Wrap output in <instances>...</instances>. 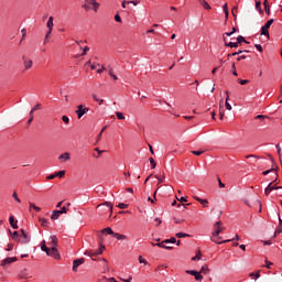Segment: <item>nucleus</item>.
Here are the masks:
<instances>
[{
  "instance_id": "nucleus-1",
  "label": "nucleus",
  "mask_w": 282,
  "mask_h": 282,
  "mask_svg": "<svg viewBox=\"0 0 282 282\" xmlns=\"http://www.w3.org/2000/svg\"><path fill=\"white\" fill-rule=\"evenodd\" d=\"M91 6H93L94 12H98V8H100V3H98L96 0H84V4L82 6V8H84L86 12H89V10H91Z\"/></svg>"
},
{
  "instance_id": "nucleus-2",
  "label": "nucleus",
  "mask_w": 282,
  "mask_h": 282,
  "mask_svg": "<svg viewBox=\"0 0 282 282\" xmlns=\"http://www.w3.org/2000/svg\"><path fill=\"white\" fill-rule=\"evenodd\" d=\"M102 252H105V245H100V247L97 251L86 250L84 254L86 257H90L93 259V261H96V259H94V257H98V254H102Z\"/></svg>"
},
{
  "instance_id": "nucleus-3",
  "label": "nucleus",
  "mask_w": 282,
  "mask_h": 282,
  "mask_svg": "<svg viewBox=\"0 0 282 282\" xmlns=\"http://www.w3.org/2000/svg\"><path fill=\"white\" fill-rule=\"evenodd\" d=\"M21 235H20V239H18V241L20 243H30L31 237L28 232H25L24 229L20 230Z\"/></svg>"
},
{
  "instance_id": "nucleus-4",
  "label": "nucleus",
  "mask_w": 282,
  "mask_h": 282,
  "mask_svg": "<svg viewBox=\"0 0 282 282\" xmlns=\"http://www.w3.org/2000/svg\"><path fill=\"white\" fill-rule=\"evenodd\" d=\"M274 23V19L269 20L262 28H261V34L263 36H270V33L268 30H270V25Z\"/></svg>"
},
{
  "instance_id": "nucleus-5",
  "label": "nucleus",
  "mask_w": 282,
  "mask_h": 282,
  "mask_svg": "<svg viewBox=\"0 0 282 282\" xmlns=\"http://www.w3.org/2000/svg\"><path fill=\"white\" fill-rule=\"evenodd\" d=\"M102 206H106V208H104L101 212L102 213H110V215H112L113 213V205L109 202H106L104 204H100L97 206V208H102Z\"/></svg>"
},
{
  "instance_id": "nucleus-6",
  "label": "nucleus",
  "mask_w": 282,
  "mask_h": 282,
  "mask_svg": "<svg viewBox=\"0 0 282 282\" xmlns=\"http://www.w3.org/2000/svg\"><path fill=\"white\" fill-rule=\"evenodd\" d=\"M88 111H89V108H87V107H85L83 105H79V106H77V110L75 111V113L77 115V118L80 119Z\"/></svg>"
},
{
  "instance_id": "nucleus-7",
  "label": "nucleus",
  "mask_w": 282,
  "mask_h": 282,
  "mask_svg": "<svg viewBox=\"0 0 282 282\" xmlns=\"http://www.w3.org/2000/svg\"><path fill=\"white\" fill-rule=\"evenodd\" d=\"M46 254L47 257H53V259H61V253L56 247H52Z\"/></svg>"
},
{
  "instance_id": "nucleus-8",
  "label": "nucleus",
  "mask_w": 282,
  "mask_h": 282,
  "mask_svg": "<svg viewBox=\"0 0 282 282\" xmlns=\"http://www.w3.org/2000/svg\"><path fill=\"white\" fill-rule=\"evenodd\" d=\"M18 261V258L17 257H9V258H6L1 261V267L2 268H6L7 265H10V263H14Z\"/></svg>"
},
{
  "instance_id": "nucleus-9",
  "label": "nucleus",
  "mask_w": 282,
  "mask_h": 282,
  "mask_svg": "<svg viewBox=\"0 0 282 282\" xmlns=\"http://www.w3.org/2000/svg\"><path fill=\"white\" fill-rule=\"evenodd\" d=\"M221 232V221H217L214 225V232L213 237H219V234Z\"/></svg>"
},
{
  "instance_id": "nucleus-10",
  "label": "nucleus",
  "mask_w": 282,
  "mask_h": 282,
  "mask_svg": "<svg viewBox=\"0 0 282 282\" xmlns=\"http://www.w3.org/2000/svg\"><path fill=\"white\" fill-rule=\"evenodd\" d=\"M83 263H85V259L84 258L74 260V262H73V271L74 272H78V267L83 265Z\"/></svg>"
},
{
  "instance_id": "nucleus-11",
  "label": "nucleus",
  "mask_w": 282,
  "mask_h": 282,
  "mask_svg": "<svg viewBox=\"0 0 282 282\" xmlns=\"http://www.w3.org/2000/svg\"><path fill=\"white\" fill-rule=\"evenodd\" d=\"M22 61L25 69H32V65H34L32 59H28L25 56H22Z\"/></svg>"
},
{
  "instance_id": "nucleus-12",
  "label": "nucleus",
  "mask_w": 282,
  "mask_h": 282,
  "mask_svg": "<svg viewBox=\"0 0 282 282\" xmlns=\"http://www.w3.org/2000/svg\"><path fill=\"white\" fill-rule=\"evenodd\" d=\"M239 239H240L239 235H236V237L234 239L224 240L220 242L215 239H212V241H214L215 243L221 245V243H230V241H239Z\"/></svg>"
},
{
  "instance_id": "nucleus-13",
  "label": "nucleus",
  "mask_w": 282,
  "mask_h": 282,
  "mask_svg": "<svg viewBox=\"0 0 282 282\" xmlns=\"http://www.w3.org/2000/svg\"><path fill=\"white\" fill-rule=\"evenodd\" d=\"M46 28H48V32H52V30H54V17L48 18V21L46 23Z\"/></svg>"
},
{
  "instance_id": "nucleus-14",
  "label": "nucleus",
  "mask_w": 282,
  "mask_h": 282,
  "mask_svg": "<svg viewBox=\"0 0 282 282\" xmlns=\"http://www.w3.org/2000/svg\"><path fill=\"white\" fill-rule=\"evenodd\" d=\"M51 248H56L58 246V238L56 236H51Z\"/></svg>"
},
{
  "instance_id": "nucleus-15",
  "label": "nucleus",
  "mask_w": 282,
  "mask_h": 282,
  "mask_svg": "<svg viewBox=\"0 0 282 282\" xmlns=\"http://www.w3.org/2000/svg\"><path fill=\"white\" fill-rule=\"evenodd\" d=\"M72 159L69 152H65V153H62L59 156H58V160H64V162H67Z\"/></svg>"
},
{
  "instance_id": "nucleus-16",
  "label": "nucleus",
  "mask_w": 282,
  "mask_h": 282,
  "mask_svg": "<svg viewBox=\"0 0 282 282\" xmlns=\"http://www.w3.org/2000/svg\"><path fill=\"white\" fill-rule=\"evenodd\" d=\"M112 237H115V239H118V241H124L127 239V236L126 235H122V234H118V232H115L112 235Z\"/></svg>"
},
{
  "instance_id": "nucleus-17",
  "label": "nucleus",
  "mask_w": 282,
  "mask_h": 282,
  "mask_svg": "<svg viewBox=\"0 0 282 282\" xmlns=\"http://www.w3.org/2000/svg\"><path fill=\"white\" fill-rule=\"evenodd\" d=\"M9 224L11 228H13L14 230H19V226L17 225V223H14V216H10Z\"/></svg>"
},
{
  "instance_id": "nucleus-18",
  "label": "nucleus",
  "mask_w": 282,
  "mask_h": 282,
  "mask_svg": "<svg viewBox=\"0 0 282 282\" xmlns=\"http://www.w3.org/2000/svg\"><path fill=\"white\" fill-rule=\"evenodd\" d=\"M224 43L226 45V47H239V43L238 42H226V37H224Z\"/></svg>"
},
{
  "instance_id": "nucleus-19",
  "label": "nucleus",
  "mask_w": 282,
  "mask_h": 282,
  "mask_svg": "<svg viewBox=\"0 0 282 282\" xmlns=\"http://www.w3.org/2000/svg\"><path fill=\"white\" fill-rule=\"evenodd\" d=\"M41 250H42L43 252H45L46 254H47V252H50V248L47 247V245H45V240H43V241L41 242Z\"/></svg>"
},
{
  "instance_id": "nucleus-20",
  "label": "nucleus",
  "mask_w": 282,
  "mask_h": 282,
  "mask_svg": "<svg viewBox=\"0 0 282 282\" xmlns=\"http://www.w3.org/2000/svg\"><path fill=\"white\" fill-rule=\"evenodd\" d=\"M198 3H200V6H203V8H205V10H210V4H208V2H206V0H198Z\"/></svg>"
},
{
  "instance_id": "nucleus-21",
  "label": "nucleus",
  "mask_w": 282,
  "mask_h": 282,
  "mask_svg": "<svg viewBox=\"0 0 282 282\" xmlns=\"http://www.w3.org/2000/svg\"><path fill=\"white\" fill-rule=\"evenodd\" d=\"M102 234L107 232V235H111L113 237V235L116 232H113V230L111 229V227H107L105 229L101 230Z\"/></svg>"
},
{
  "instance_id": "nucleus-22",
  "label": "nucleus",
  "mask_w": 282,
  "mask_h": 282,
  "mask_svg": "<svg viewBox=\"0 0 282 282\" xmlns=\"http://www.w3.org/2000/svg\"><path fill=\"white\" fill-rule=\"evenodd\" d=\"M58 217H61V214H58L57 210H53V212H52L51 219H53L54 221H56V219H58Z\"/></svg>"
},
{
  "instance_id": "nucleus-23",
  "label": "nucleus",
  "mask_w": 282,
  "mask_h": 282,
  "mask_svg": "<svg viewBox=\"0 0 282 282\" xmlns=\"http://www.w3.org/2000/svg\"><path fill=\"white\" fill-rule=\"evenodd\" d=\"M39 221L41 223V226H43V228H47V224H48L47 219L39 218Z\"/></svg>"
},
{
  "instance_id": "nucleus-24",
  "label": "nucleus",
  "mask_w": 282,
  "mask_h": 282,
  "mask_svg": "<svg viewBox=\"0 0 282 282\" xmlns=\"http://www.w3.org/2000/svg\"><path fill=\"white\" fill-rule=\"evenodd\" d=\"M208 272H210V269H208V265L202 267V269H200L202 274H208Z\"/></svg>"
},
{
  "instance_id": "nucleus-25",
  "label": "nucleus",
  "mask_w": 282,
  "mask_h": 282,
  "mask_svg": "<svg viewBox=\"0 0 282 282\" xmlns=\"http://www.w3.org/2000/svg\"><path fill=\"white\" fill-rule=\"evenodd\" d=\"M223 10H224V12H225V17H226V19H228V17H229V12H228V3H225L224 6H223Z\"/></svg>"
},
{
  "instance_id": "nucleus-26",
  "label": "nucleus",
  "mask_w": 282,
  "mask_h": 282,
  "mask_svg": "<svg viewBox=\"0 0 282 282\" xmlns=\"http://www.w3.org/2000/svg\"><path fill=\"white\" fill-rule=\"evenodd\" d=\"M270 193H272V183H270L264 189L265 195H270Z\"/></svg>"
},
{
  "instance_id": "nucleus-27",
  "label": "nucleus",
  "mask_w": 282,
  "mask_h": 282,
  "mask_svg": "<svg viewBox=\"0 0 282 282\" xmlns=\"http://www.w3.org/2000/svg\"><path fill=\"white\" fill-rule=\"evenodd\" d=\"M176 237H177L178 239H184V237H191V235L185 234V232H177V234H176Z\"/></svg>"
},
{
  "instance_id": "nucleus-28",
  "label": "nucleus",
  "mask_w": 282,
  "mask_h": 282,
  "mask_svg": "<svg viewBox=\"0 0 282 282\" xmlns=\"http://www.w3.org/2000/svg\"><path fill=\"white\" fill-rule=\"evenodd\" d=\"M93 98L96 102H98V105H102L105 102V100L99 99L98 96H96V94H93Z\"/></svg>"
},
{
  "instance_id": "nucleus-29",
  "label": "nucleus",
  "mask_w": 282,
  "mask_h": 282,
  "mask_svg": "<svg viewBox=\"0 0 282 282\" xmlns=\"http://www.w3.org/2000/svg\"><path fill=\"white\" fill-rule=\"evenodd\" d=\"M237 43H250V42L246 41V37H243L242 35H239L237 37Z\"/></svg>"
},
{
  "instance_id": "nucleus-30",
  "label": "nucleus",
  "mask_w": 282,
  "mask_h": 282,
  "mask_svg": "<svg viewBox=\"0 0 282 282\" xmlns=\"http://www.w3.org/2000/svg\"><path fill=\"white\" fill-rule=\"evenodd\" d=\"M177 240L175 239V237H172L170 239L163 240V243H175Z\"/></svg>"
},
{
  "instance_id": "nucleus-31",
  "label": "nucleus",
  "mask_w": 282,
  "mask_h": 282,
  "mask_svg": "<svg viewBox=\"0 0 282 282\" xmlns=\"http://www.w3.org/2000/svg\"><path fill=\"white\" fill-rule=\"evenodd\" d=\"M67 207H62L59 210H57V214L58 215H66V213H67Z\"/></svg>"
},
{
  "instance_id": "nucleus-32",
  "label": "nucleus",
  "mask_w": 282,
  "mask_h": 282,
  "mask_svg": "<svg viewBox=\"0 0 282 282\" xmlns=\"http://www.w3.org/2000/svg\"><path fill=\"white\" fill-rule=\"evenodd\" d=\"M55 177H65V170L55 173Z\"/></svg>"
},
{
  "instance_id": "nucleus-33",
  "label": "nucleus",
  "mask_w": 282,
  "mask_h": 282,
  "mask_svg": "<svg viewBox=\"0 0 282 282\" xmlns=\"http://www.w3.org/2000/svg\"><path fill=\"white\" fill-rule=\"evenodd\" d=\"M237 12H239V8L234 7L232 10H231V14H232V17H235V19H237Z\"/></svg>"
},
{
  "instance_id": "nucleus-34",
  "label": "nucleus",
  "mask_w": 282,
  "mask_h": 282,
  "mask_svg": "<svg viewBox=\"0 0 282 282\" xmlns=\"http://www.w3.org/2000/svg\"><path fill=\"white\" fill-rule=\"evenodd\" d=\"M12 197L15 199V202H18V204H21V199L19 198V194H17V192H13Z\"/></svg>"
},
{
  "instance_id": "nucleus-35",
  "label": "nucleus",
  "mask_w": 282,
  "mask_h": 282,
  "mask_svg": "<svg viewBox=\"0 0 282 282\" xmlns=\"http://www.w3.org/2000/svg\"><path fill=\"white\" fill-rule=\"evenodd\" d=\"M155 195H158V189L154 192V194H153V197L154 198H151V197H148V202H151V204H155Z\"/></svg>"
},
{
  "instance_id": "nucleus-36",
  "label": "nucleus",
  "mask_w": 282,
  "mask_h": 282,
  "mask_svg": "<svg viewBox=\"0 0 282 282\" xmlns=\"http://www.w3.org/2000/svg\"><path fill=\"white\" fill-rule=\"evenodd\" d=\"M194 276H195L196 281H203V279H204V276L199 272H197Z\"/></svg>"
},
{
  "instance_id": "nucleus-37",
  "label": "nucleus",
  "mask_w": 282,
  "mask_h": 282,
  "mask_svg": "<svg viewBox=\"0 0 282 282\" xmlns=\"http://www.w3.org/2000/svg\"><path fill=\"white\" fill-rule=\"evenodd\" d=\"M202 259V251H197L196 257L193 258V261H199Z\"/></svg>"
},
{
  "instance_id": "nucleus-38",
  "label": "nucleus",
  "mask_w": 282,
  "mask_h": 282,
  "mask_svg": "<svg viewBox=\"0 0 282 282\" xmlns=\"http://www.w3.org/2000/svg\"><path fill=\"white\" fill-rule=\"evenodd\" d=\"M276 170H274V167L267 170L264 172H262V175H270V173H274Z\"/></svg>"
},
{
  "instance_id": "nucleus-39",
  "label": "nucleus",
  "mask_w": 282,
  "mask_h": 282,
  "mask_svg": "<svg viewBox=\"0 0 282 282\" xmlns=\"http://www.w3.org/2000/svg\"><path fill=\"white\" fill-rule=\"evenodd\" d=\"M116 116H117L118 120H124V115L122 112L117 111Z\"/></svg>"
},
{
  "instance_id": "nucleus-40",
  "label": "nucleus",
  "mask_w": 282,
  "mask_h": 282,
  "mask_svg": "<svg viewBox=\"0 0 282 282\" xmlns=\"http://www.w3.org/2000/svg\"><path fill=\"white\" fill-rule=\"evenodd\" d=\"M7 252H12V250H14V245L9 243L6 248Z\"/></svg>"
},
{
  "instance_id": "nucleus-41",
  "label": "nucleus",
  "mask_w": 282,
  "mask_h": 282,
  "mask_svg": "<svg viewBox=\"0 0 282 282\" xmlns=\"http://www.w3.org/2000/svg\"><path fill=\"white\" fill-rule=\"evenodd\" d=\"M29 116H30V118L28 120V124H32V122L34 120V115L32 113V111H30Z\"/></svg>"
},
{
  "instance_id": "nucleus-42",
  "label": "nucleus",
  "mask_w": 282,
  "mask_h": 282,
  "mask_svg": "<svg viewBox=\"0 0 282 282\" xmlns=\"http://www.w3.org/2000/svg\"><path fill=\"white\" fill-rule=\"evenodd\" d=\"M39 109H41V104L35 105V106L31 109V111H32V113L34 115V111H39Z\"/></svg>"
},
{
  "instance_id": "nucleus-43",
  "label": "nucleus",
  "mask_w": 282,
  "mask_h": 282,
  "mask_svg": "<svg viewBox=\"0 0 282 282\" xmlns=\"http://www.w3.org/2000/svg\"><path fill=\"white\" fill-rule=\"evenodd\" d=\"M203 153H204V150L192 151V154L197 156L203 155Z\"/></svg>"
},
{
  "instance_id": "nucleus-44",
  "label": "nucleus",
  "mask_w": 282,
  "mask_h": 282,
  "mask_svg": "<svg viewBox=\"0 0 282 282\" xmlns=\"http://www.w3.org/2000/svg\"><path fill=\"white\" fill-rule=\"evenodd\" d=\"M118 208H121L122 210H124V208H129V205H127L124 203H119Z\"/></svg>"
},
{
  "instance_id": "nucleus-45",
  "label": "nucleus",
  "mask_w": 282,
  "mask_h": 282,
  "mask_svg": "<svg viewBox=\"0 0 282 282\" xmlns=\"http://www.w3.org/2000/svg\"><path fill=\"white\" fill-rule=\"evenodd\" d=\"M225 107H226L227 111H232V106L230 105V102L225 101Z\"/></svg>"
},
{
  "instance_id": "nucleus-46",
  "label": "nucleus",
  "mask_w": 282,
  "mask_h": 282,
  "mask_svg": "<svg viewBox=\"0 0 282 282\" xmlns=\"http://www.w3.org/2000/svg\"><path fill=\"white\" fill-rule=\"evenodd\" d=\"M150 164L152 169H155V166H158V163H155V160L153 158H150Z\"/></svg>"
},
{
  "instance_id": "nucleus-47",
  "label": "nucleus",
  "mask_w": 282,
  "mask_h": 282,
  "mask_svg": "<svg viewBox=\"0 0 282 282\" xmlns=\"http://www.w3.org/2000/svg\"><path fill=\"white\" fill-rule=\"evenodd\" d=\"M238 83L240 85H248L250 83V80H248V79H238Z\"/></svg>"
},
{
  "instance_id": "nucleus-48",
  "label": "nucleus",
  "mask_w": 282,
  "mask_h": 282,
  "mask_svg": "<svg viewBox=\"0 0 282 282\" xmlns=\"http://www.w3.org/2000/svg\"><path fill=\"white\" fill-rule=\"evenodd\" d=\"M25 272H26V270L21 271V273H20V279H29V278H28V274H26Z\"/></svg>"
},
{
  "instance_id": "nucleus-49",
  "label": "nucleus",
  "mask_w": 282,
  "mask_h": 282,
  "mask_svg": "<svg viewBox=\"0 0 282 282\" xmlns=\"http://www.w3.org/2000/svg\"><path fill=\"white\" fill-rule=\"evenodd\" d=\"M249 276H256V279H259L261 276L260 271L256 272V273H250Z\"/></svg>"
},
{
  "instance_id": "nucleus-50",
  "label": "nucleus",
  "mask_w": 282,
  "mask_h": 282,
  "mask_svg": "<svg viewBox=\"0 0 282 282\" xmlns=\"http://www.w3.org/2000/svg\"><path fill=\"white\" fill-rule=\"evenodd\" d=\"M62 120H63V122H65V124H69V117L63 116Z\"/></svg>"
},
{
  "instance_id": "nucleus-51",
  "label": "nucleus",
  "mask_w": 282,
  "mask_h": 282,
  "mask_svg": "<svg viewBox=\"0 0 282 282\" xmlns=\"http://www.w3.org/2000/svg\"><path fill=\"white\" fill-rule=\"evenodd\" d=\"M115 21H117V23H122V18H120V14L115 15Z\"/></svg>"
},
{
  "instance_id": "nucleus-52",
  "label": "nucleus",
  "mask_w": 282,
  "mask_h": 282,
  "mask_svg": "<svg viewBox=\"0 0 282 282\" xmlns=\"http://www.w3.org/2000/svg\"><path fill=\"white\" fill-rule=\"evenodd\" d=\"M155 178L159 181V184H164V180H165L164 176L160 177V176L156 175Z\"/></svg>"
},
{
  "instance_id": "nucleus-53",
  "label": "nucleus",
  "mask_w": 282,
  "mask_h": 282,
  "mask_svg": "<svg viewBox=\"0 0 282 282\" xmlns=\"http://www.w3.org/2000/svg\"><path fill=\"white\" fill-rule=\"evenodd\" d=\"M265 118H268V117L263 116V115L256 116V120H265Z\"/></svg>"
},
{
  "instance_id": "nucleus-54",
  "label": "nucleus",
  "mask_w": 282,
  "mask_h": 282,
  "mask_svg": "<svg viewBox=\"0 0 282 282\" xmlns=\"http://www.w3.org/2000/svg\"><path fill=\"white\" fill-rule=\"evenodd\" d=\"M199 204H202L203 206H206L208 204V199H198Z\"/></svg>"
},
{
  "instance_id": "nucleus-55",
  "label": "nucleus",
  "mask_w": 282,
  "mask_h": 282,
  "mask_svg": "<svg viewBox=\"0 0 282 282\" xmlns=\"http://www.w3.org/2000/svg\"><path fill=\"white\" fill-rule=\"evenodd\" d=\"M89 52V46H85L82 56H85Z\"/></svg>"
},
{
  "instance_id": "nucleus-56",
  "label": "nucleus",
  "mask_w": 282,
  "mask_h": 282,
  "mask_svg": "<svg viewBox=\"0 0 282 282\" xmlns=\"http://www.w3.org/2000/svg\"><path fill=\"white\" fill-rule=\"evenodd\" d=\"M50 34H52V32L47 31L45 39H44V45L47 44V39H50Z\"/></svg>"
},
{
  "instance_id": "nucleus-57",
  "label": "nucleus",
  "mask_w": 282,
  "mask_h": 282,
  "mask_svg": "<svg viewBox=\"0 0 282 282\" xmlns=\"http://www.w3.org/2000/svg\"><path fill=\"white\" fill-rule=\"evenodd\" d=\"M256 10H259L261 12V1L256 2Z\"/></svg>"
},
{
  "instance_id": "nucleus-58",
  "label": "nucleus",
  "mask_w": 282,
  "mask_h": 282,
  "mask_svg": "<svg viewBox=\"0 0 282 282\" xmlns=\"http://www.w3.org/2000/svg\"><path fill=\"white\" fill-rule=\"evenodd\" d=\"M254 47L258 50V52H263V46H261V44H256Z\"/></svg>"
},
{
  "instance_id": "nucleus-59",
  "label": "nucleus",
  "mask_w": 282,
  "mask_h": 282,
  "mask_svg": "<svg viewBox=\"0 0 282 282\" xmlns=\"http://www.w3.org/2000/svg\"><path fill=\"white\" fill-rule=\"evenodd\" d=\"M173 220L175 221V224H184V219H180V218H173Z\"/></svg>"
},
{
  "instance_id": "nucleus-60",
  "label": "nucleus",
  "mask_w": 282,
  "mask_h": 282,
  "mask_svg": "<svg viewBox=\"0 0 282 282\" xmlns=\"http://www.w3.org/2000/svg\"><path fill=\"white\" fill-rule=\"evenodd\" d=\"M186 273L192 274V276H195L197 274V271L187 270Z\"/></svg>"
},
{
  "instance_id": "nucleus-61",
  "label": "nucleus",
  "mask_w": 282,
  "mask_h": 282,
  "mask_svg": "<svg viewBox=\"0 0 282 282\" xmlns=\"http://www.w3.org/2000/svg\"><path fill=\"white\" fill-rule=\"evenodd\" d=\"M265 268H268V270H270L272 268V262L265 260Z\"/></svg>"
},
{
  "instance_id": "nucleus-62",
  "label": "nucleus",
  "mask_w": 282,
  "mask_h": 282,
  "mask_svg": "<svg viewBox=\"0 0 282 282\" xmlns=\"http://www.w3.org/2000/svg\"><path fill=\"white\" fill-rule=\"evenodd\" d=\"M164 243H166V242H164V241L158 242L156 246H158L159 248H165V245H164Z\"/></svg>"
},
{
  "instance_id": "nucleus-63",
  "label": "nucleus",
  "mask_w": 282,
  "mask_h": 282,
  "mask_svg": "<svg viewBox=\"0 0 282 282\" xmlns=\"http://www.w3.org/2000/svg\"><path fill=\"white\" fill-rule=\"evenodd\" d=\"M139 263H147V260L142 258V256L139 257Z\"/></svg>"
},
{
  "instance_id": "nucleus-64",
  "label": "nucleus",
  "mask_w": 282,
  "mask_h": 282,
  "mask_svg": "<svg viewBox=\"0 0 282 282\" xmlns=\"http://www.w3.org/2000/svg\"><path fill=\"white\" fill-rule=\"evenodd\" d=\"M278 191H279L280 197H282V186H279V187H278Z\"/></svg>"
}]
</instances>
